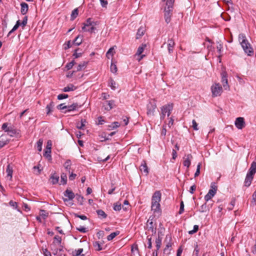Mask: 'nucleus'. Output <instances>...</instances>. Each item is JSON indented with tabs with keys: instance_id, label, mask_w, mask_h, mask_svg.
Returning a JSON list of instances; mask_svg holds the SVG:
<instances>
[{
	"instance_id": "nucleus-1",
	"label": "nucleus",
	"mask_w": 256,
	"mask_h": 256,
	"mask_svg": "<svg viewBox=\"0 0 256 256\" xmlns=\"http://www.w3.org/2000/svg\"><path fill=\"white\" fill-rule=\"evenodd\" d=\"M238 40L244 52L249 56L254 54V50L247 40L244 34H240L238 36Z\"/></svg>"
},
{
	"instance_id": "nucleus-2",
	"label": "nucleus",
	"mask_w": 256,
	"mask_h": 256,
	"mask_svg": "<svg viewBox=\"0 0 256 256\" xmlns=\"http://www.w3.org/2000/svg\"><path fill=\"white\" fill-rule=\"evenodd\" d=\"M166 2V6L164 8V18L165 22L168 24L171 20L172 15L173 6L174 0H162Z\"/></svg>"
},
{
	"instance_id": "nucleus-3",
	"label": "nucleus",
	"mask_w": 256,
	"mask_h": 256,
	"mask_svg": "<svg viewBox=\"0 0 256 256\" xmlns=\"http://www.w3.org/2000/svg\"><path fill=\"white\" fill-rule=\"evenodd\" d=\"M161 192L160 191H156L154 192L152 198V210L154 212H160V204L161 200Z\"/></svg>"
},
{
	"instance_id": "nucleus-4",
	"label": "nucleus",
	"mask_w": 256,
	"mask_h": 256,
	"mask_svg": "<svg viewBox=\"0 0 256 256\" xmlns=\"http://www.w3.org/2000/svg\"><path fill=\"white\" fill-rule=\"evenodd\" d=\"M98 24L99 22L98 21H94L92 18H88L83 24L84 26L82 27V30L84 32H89L91 34L95 33V30H96V26Z\"/></svg>"
},
{
	"instance_id": "nucleus-5",
	"label": "nucleus",
	"mask_w": 256,
	"mask_h": 256,
	"mask_svg": "<svg viewBox=\"0 0 256 256\" xmlns=\"http://www.w3.org/2000/svg\"><path fill=\"white\" fill-rule=\"evenodd\" d=\"M212 95L213 97L219 96L222 92V88L220 84H216L211 87Z\"/></svg>"
},
{
	"instance_id": "nucleus-6",
	"label": "nucleus",
	"mask_w": 256,
	"mask_h": 256,
	"mask_svg": "<svg viewBox=\"0 0 256 256\" xmlns=\"http://www.w3.org/2000/svg\"><path fill=\"white\" fill-rule=\"evenodd\" d=\"M221 76V82L222 84L223 87L225 90L229 89V86L228 85V74L225 70H222L220 73Z\"/></svg>"
},
{
	"instance_id": "nucleus-7",
	"label": "nucleus",
	"mask_w": 256,
	"mask_h": 256,
	"mask_svg": "<svg viewBox=\"0 0 256 256\" xmlns=\"http://www.w3.org/2000/svg\"><path fill=\"white\" fill-rule=\"evenodd\" d=\"M82 106V105L79 104L78 103H73L71 105L66 106V110L62 111L64 114L68 112H71L78 110V109Z\"/></svg>"
},
{
	"instance_id": "nucleus-8",
	"label": "nucleus",
	"mask_w": 256,
	"mask_h": 256,
	"mask_svg": "<svg viewBox=\"0 0 256 256\" xmlns=\"http://www.w3.org/2000/svg\"><path fill=\"white\" fill-rule=\"evenodd\" d=\"M173 104H169L166 105L162 106L161 108L162 112L169 116L171 114V112L172 110Z\"/></svg>"
},
{
	"instance_id": "nucleus-9",
	"label": "nucleus",
	"mask_w": 256,
	"mask_h": 256,
	"mask_svg": "<svg viewBox=\"0 0 256 256\" xmlns=\"http://www.w3.org/2000/svg\"><path fill=\"white\" fill-rule=\"evenodd\" d=\"M234 124L236 125V126L238 129H242L245 126V122L244 120L242 117H239L236 118Z\"/></svg>"
},
{
	"instance_id": "nucleus-10",
	"label": "nucleus",
	"mask_w": 256,
	"mask_h": 256,
	"mask_svg": "<svg viewBox=\"0 0 256 256\" xmlns=\"http://www.w3.org/2000/svg\"><path fill=\"white\" fill-rule=\"evenodd\" d=\"M192 158V156L191 154L185 155L184 157L183 164L184 166L188 168L191 164V160Z\"/></svg>"
},
{
	"instance_id": "nucleus-11",
	"label": "nucleus",
	"mask_w": 256,
	"mask_h": 256,
	"mask_svg": "<svg viewBox=\"0 0 256 256\" xmlns=\"http://www.w3.org/2000/svg\"><path fill=\"white\" fill-rule=\"evenodd\" d=\"M146 44H142L140 46L137 50L136 55L140 56V58L138 59V61H140L144 56V54H142L144 49L146 48Z\"/></svg>"
},
{
	"instance_id": "nucleus-12",
	"label": "nucleus",
	"mask_w": 256,
	"mask_h": 256,
	"mask_svg": "<svg viewBox=\"0 0 256 256\" xmlns=\"http://www.w3.org/2000/svg\"><path fill=\"white\" fill-rule=\"evenodd\" d=\"M6 132L8 134L12 137L16 136V138H18L20 136L19 131L12 126H10V128Z\"/></svg>"
},
{
	"instance_id": "nucleus-13",
	"label": "nucleus",
	"mask_w": 256,
	"mask_h": 256,
	"mask_svg": "<svg viewBox=\"0 0 256 256\" xmlns=\"http://www.w3.org/2000/svg\"><path fill=\"white\" fill-rule=\"evenodd\" d=\"M147 226L148 230L151 231L152 234H155L156 233V228H154L153 222L152 220H148L147 221Z\"/></svg>"
},
{
	"instance_id": "nucleus-14",
	"label": "nucleus",
	"mask_w": 256,
	"mask_h": 256,
	"mask_svg": "<svg viewBox=\"0 0 256 256\" xmlns=\"http://www.w3.org/2000/svg\"><path fill=\"white\" fill-rule=\"evenodd\" d=\"M140 170L142 172H144V174L146 176H147L148 174V169L145 161H143L142 162V163L140 167Z\"/></svg>"
},
{
	"instance_id": "nucleus-15",
	"label": "nucleus",
	"mask_w": 256,
	"mask_h": 256,
	"mask_svg": "<svg viewBox=\"0 0 256 256\" xmlns=\"http://www.w3.org/2000/svg\"><path fill=\"white\" fill-rule=\"evenodd\" d=\"M256 173V162H253L251 164L250 167L248 172V174L254 176Z\"/></svg>"
},
{
	"instance_id": "nucleus-16",
	"label": "nucleus",
	"mask_w": 256,
	"mask_h": 256,
	"mask_svg": "<svg viewBox=\"0 0 256 256\" xmlns=\"http://www.w3.org/2000/svg\"><path fill=\"white\" fill-rule=\"evenodd\" d=\"M146 32V28L144 26H141L140 27V28L138 29V32H136V38L139 39L142 36L144 35Z\"/></svg>"
},
{
	"instance_id": "nucleus-17",
	"label": "nucleus",
	"mask_w": 256,
	"mask_h": 256,
	"mask_svg": "<svg viewBox=\"0 0 256 256\" xmlns=\"http://www.w3.org/2000/svg\"><path fill=\"white\" fill-rule=\"evenodd\" d=\"M253 178L254 176L247 174L244 182V186L248 187L251 184Z\"/></svg>"
},
{
	"instance_id": "nucleus-18",
	"label": "nucleus",
	"mask_w": 256,
	"mask_h": 256,
	"mask_svg": "<svg viewBox=\"0 0 256 256\" xmlns=\"http://www.w3.org/2000/svg\"><path fill=\"white\" fill-rule=\"evenodd\" d=\"M106 105H104V109L108 111L110 110L114 106V100H107L106 102Z\"/></svg>"
},
{
	"instance_id": "nucleus-19",
	"label": "nucleus",
	"mask_w": 256,
	"mask_h": 256,
	"mask_svg": "<svg viewBox=\"0 0 256 256\" xmlns=\"http://www.w3.org/2000/svg\"><path fill=\"white\" fill-rule=\"evenodd\" d=\"M50 182L52 184H56L59 180V176L57 175L56 173H54L51 174L50 177Z\"/></svg>"
},
{
	"instance_id": "nucleus-20",
	"label": "nucleus",
	"mask_w": 256,
	"mask_h": 256,
	"mask_svg": "<svg viewBox=\"0 0 256 256\" xmlns=\"http://www.w3.org/2000/svg\"><path fill=\"white\" fill-rule=\"evenodd\" d=\"M147 108H148V111H147L148 115L153 116L154 112L156 108V106L153 105L152 104H150L148 105Z\"/></svg>"
},
{
	"instance_id": "nucleus-21",
	"label": "nucleus",
	"mask_w": 256,
	"mask_h": 256,
	"mask_svg": "<svg viewBox=\"0 0 256 256\" xmlns=\"http://www.w3.org/2000/svg\"><path fill=\"white\" fill-rule=\"evenodd\" d=\"M76 89V86H75L73 84H70L64 87L62 90V91L64 92H68L70 91H74Z\"/></svg>"
},
{
	"instance_id": "nucleus-22",
	"label": "nucleus",
	"mask_w": 256,
	"mask_h": 256,
	"mask_svg": "<svg viewBox=\"0 0 256 256\" xmlns=\"http://www.w3.org/2000/svg\"><path fill=\"white\" fill-rule=\"evenodd\" d=\"M175 44L172 39H168V52L171 54L173 52V48Z\"/></svg>"
},
{
	"instance_id": "nucleus-23",
	"label": "nucleus",
	"mask_w": 256,
	"mask_h": 256,
	"mask_svg": "<svg viewBox=\"0 0 256 256\" xmlns=\"http://www.w3.org/2000/svg\"><path fill=\"white\" fill-rule=\"evenodd\" d=\"M21 10L20 12L22 14L24 15L26 14L28 10V6L26 2H22L20 4Z\"/></svg>"
},
{
	"instance_id": "nucleus-24",
	"label": "nucleus",
	"mask_w": 256,
	"mask_h": 256,
	"mask_svg": "<svg viewBox=\"0 0 256 256\" xmlns=\"http://www.w3.org/2000/svg\"><path fill=\"white\" fill-rule=\"evenodd\" d=\"M216 192H214L212 190H209L208 193L204 196V200L206 202H208L214 196Z\"/></svg>"
},
{
	"instance_id": "nucleus-25",
	"label": "nucleus",
	"mask_w": 256,
	"mask_h": 256,
	"mask_svg": "<svg viewBox=\"0 0 256 256\" xmlns=\"http://www.w3.org/2000/svg\"><path fill=\"white\" fill-rule=\"evenodd\" d=\"M64 196L68 197V200H72L74 198V193L70 190H66L64 192Z\"/></svg>"
},
{
	"instance_id": "nucleus-26",
	"label": "nucleus",
	"mask_w": 256,
	"mask_h": 256,
	"mask_svg": "<svg viewBox=\"0 0 256 256\" xmlns=\"http://www.w3.org/2000/svg\"><path fill=\"white\" fill-rule=\"evenodd\" d=\"M6 172L7 174V177L10 178V180H12V176L13 170H12V167H11L10 166V164H8L7 166L6 169Z\"/></svg>"
},
{
	"instance_id": "nucleus-27",
	"label": "nucleus",
	"mask_w": 256,
	"mask_h": 256,
	"mask_svg": "<svg viewBox=\"0 0 256 256\" xmlns=\"http://www.w3.org/2000/svg\"><path fill=\"white\" fill-rule=\"evenodd\" d=\"M165 232V228L164 227L162 226V224H160V228L158 230V237L157 238H163V236H164Z\"/></svg>"
},
{
	"instance_id": "nucleus-28",
	"label": "nucleus",
	"mask_w": 256,
	"mask_h": 256,
	"mask_svg": "<svg viewBox=\"0 0 256 256\" xmlns=\"http://www.w3.org/2000/svg\"><path fill=\"white\" fill-rule=\"evenodd\" d=\"M82 36L78 35L77 36L74 40L73 41V43L76 46H79L82 44Z\"/></svg>"
},
{
	"instance_id": "nucleus-29",
	"label": "nucleus",
	"mask_w": 256,
	"mask_h": 256,
	"mask_svg": "<svg viewBox=\"0 0 256 256\" xmlns=\"http://www.w3.org/2000/svg\"><path fill=\"white\" fill-rule=\"evenodd\" d=\"M120 126V124L118 122H112L110 125L108 126V130H110L114 128H118Z\"/></svg>"
},
{
	"instance_id": "nucleus-30",
	"label": "nucleus",
	"mask_w": 256,
	"mask_h": 256,
	"mask_svg": "<svg viewBox=\"0 0 256 256\" xmlns=\"http://www.w3.org/2000/svg\"><path fill=\"white\" fill-rule=\"evenodd\" d=\"M87 64L88 62H82L80 63L76 68V71L78 72L86 68Z\"/></svg>"
},
{
	"instance_id": "nucleus-31",
	"label": "nucleus",
	"mask_w": 256,
	"mask_h": 256,
	"mask_svg": "<svg viewBox=\"0 0 256 256\" xmlns=\"http://www.w3.org/2000/svg\"><path fill=\"white\" fill-rule=\"evenodd\" d=\"M78 8H76L74 9L72 11V14H71L70 20H74L78 16Z\"/></svg>"
},
{
	"instance_id": "nucleus-32",
	"label": "nucleus",
	"mask_w": 256,
	"mask_h": 256,
	"mask_svg": "<svg viewBox=\"0 0 256 256\" xmlns=\"http://www.w3.org/2000/svg\"><path fill=\"white\" fill-rule=\"evenodd\" d=\"M71 164H72L71 161L70 160H66V161L64 162V167L65 169L69 173H70Z\"/></svg>"
},
{
	"instance_id": "nucleus-33",
	"label": "nucleus",
	"mask_w": 256,
	"mask_h": 256,
	"mask_svg": "<svg viewBox=\"0 0 256 256\" xmlns=\"http://www.w3.org/2000/svg\"><path fill=\"white\" fill-rule=\"evenodd\" d=\"M162 238H156V247L157 248V250H159L162 246Z\"/></svg>"
},
{
	"instance_id": "nucleus-34",
	"label": "nucleus",
	"mask_w": 256,
	"mask_h": 256,
	"mask_svg": "<svg viewBox=\"0 0 256 256\" xmlns=\"http://www.w3.org/2000/svg\"><path fill=\"white\" fill-rule=\"evenodd\" d=\"M54 106V104L52 102H51L49 104H48L46 106V114H49L52 111V108Z\"/></svg>"
},
{
	"instance_id": "nucleus-35",
	"label": "nucleus",
	"mask_w": 256,
	"mask_h": 256,
	"mask_svg": "<svg viewBox=\"0 0 256 256\" xmlns=\"http://www.w3.org/2000/svg\"><path fill=\"white\" fill-rule=\"evenodd\" d=\"M96 213L98 216L102 218H105L107 217V214L105 212L102 210H96Z\"/></svg>"
},
{
	"instance_id": "nucleus-36",
	"label": "nucleus",
	"mask_w": 256,
	"mask_h": 256,
	"mask_svg": "<svg viewBox=\"0 0 256 256\" xmlns=\"http://www.w3.org/2000/svg\"><path fill=\"white\" fill-rule=\"evenodd\" d=\"M208 210H209V208L206 204V202L204 204L201 206L200 208L199 209V211L200 212H204Z\"/></svg>"
},
{
	"instance_id": "nucleus-37",
	"label": "nucleus",
	"mask_w": 256,
	"mask_h": 256,
	"mask_svg": "<svg viewBox=\"0 0 256 256\" xmlns=\"http://www.w3.org/2000/svg\"><path fill=\"white\" fill-rule=\"evenodd\" d=\"M119 234V231H116L115 232H112L108 236L107 239L108 241L112 240L113 238H114L116 236L118 235Z\"/></svg>"
},
{
	"instance_id": "nucleus-38",
	"label": "nucleus",
	"mask_w": 256,
	"mask_h": 256,
	"mask_svg": "<svg viewBox=\"0 0 256 256\" xmlns=\"http://www.w3.org/2000/svg\"><path fill=\"white\" fill-rule=\"evenodd\" d=\"M61 180L60 183L62 184H66L67 182V176L66 174L64 173H62L60 176Z\"/></svg>"
},
{
	"instance_id": "nucleus-39",
	"label": "nucleus",
	"mask_w": 256,
	"mask_h": 256,
	"mask_svg": "<svg viewBox=\"0 0 256 256\" xmlns=\"http://www.w3.org/2000/svg\"><path fill=\"white\" fill-rule=\"evenodd\" d=\"M116 83L115 81L113 79L110 78L109 80L108 86L110 87V88L112 90H116Z\"/></svg>"
},
{
	"instance_id": "nucleus-40",
	"label": "nucleus",
	"mask_w": 256,
	"mask_h": 256,
	"mask_svg": "<svg viewBox=\"0 0 256 256\" xmlns=\"http://www.w3.org/2000/svg\"><path fill=\"white\" fill-rule=\"evenodd\" d=\"M42 144H43L42 139H40L38 141V142L36 143V147L38 152L42 151Z\"/></svg>"
},
{
	"instance_id": "nucleus-41",
	"label": "nucleus",
	"mask_w": 256,
	"mask_h": 256,
	"mask_svg": "<svg viewBox=\"0 0 256 256\" xmlns=\"http://www.w3.org/2000/svg\"><path fill=\"white\" fill-rule=\"evenodd\" d=\"M169 240L168 242H167L166 246L165 248H170L172 246V243L171 242L172 241V237L170 236L166 235V241L167 240Z\"/></svg>"
},
{
	"instance_id": "nucleus-42",
	"label": "nucleus",
	"mask_w": 256,
	"mask_h": 256,
	"mask_svg": "<svg viewBox=\"0 0 256 256\" xmlns=\"http://www.w3.org/2000/svg\"><path fill=\"white\" fill-rule=\"evenodd\" d=\"M93 246L97 251H100L102 249L98 242H94Z\"/></svg>"
},
{
	"instance_id": "nucleus-43",
	"label": "nucleus",
	"mask_w": 256,
	"mask_h": 256,
	"mask_svg": "<svg viewBox=\"0 0 256 256\" xmlns=\"http://www.w3.org/2000/svg\"><path fill=\"white\" fill-rule=\"evenodd\" d=\"M48 212L44 210H40V215L42 216L44 219H46L48 216Z\"/></svg>"
},
{
	"instance_id": "nucleus-44",
	"label": "nucleus",
	"mask_w": 256,
	"mask_h": 256,
	"mask_svg": "<svg viewBox=\"0 0 256 256\" xmlns=\"http://www.w3.org/2000/svg\"><path fill=\"white\" fill-rule=\"evenodd\" d=\"M86 122V120H85L82 119L81 120L80 124H77V128L78 129H83L84 127L85 126V124Z\"/></svg>"
},
{
	"instance_id": "nucleus-45",
	"label": "nucleus",
	"mask_w": 256,
	"mask_h": 256,
	"mask_svg": "<svg viewBox=\"0 0 256 256\" xmlns=\"http://www.w3.org/2000/svg\"><path fill=\"white\" fill-rule=\"evenodd\" d=\"M199 252H200V248H198V244H196L194 246V250L193 254L194 256H199Z\"/></svg>"
},
{
	"instance_id": "nucleus-46",
	"label": "nucleus",
	"mask_w": 256,
	"mask_h": 256,
	"mask_svg": "<svg viewBox=\"0 0 256 256\" xmlns=\"http://www.w3.org/2000/svg\"><path fill=\"white\" fill-rule=\"evenodd\" d=\"M146 238L148 240V248L149 249H151L152 248V236H147Z\"/></svg>"
},
{
	"instance_id": "nucleus-47",
	"label": "nucleus",
	"mask_w": 256,
	"mask_h": 256,
	"mask_svg": "<svg viewBox=\"0 0 256 256\" xmlns=\"http://www.w3.org/2000/svg\"><path fill=\"white\" fill-rule=\"evenodd\" d=\"M75 64L74 60H72L71 62L68 63L66 66V68L68 70H70Z\"/></svg>"
},
{
	"instance_id": "nucleus-48",
	"label": "nucleus",
	"mask_w": 256,
	"mask_h": 256,
	"mask_svg": "<svg viewBox=\"0 0 256 256\" xmlns=\"http://www.w3.org/2000/svg\"><path fill=\"white\" fill-rule=\"evenodd\" d=\"M122 208L121 204H119L118 202H116L114 204V210L116 211H119Z\"/></svg>"
},
{
	"instance_id": "nucleus-49",
	"label": "nucleus",
	"mask_w": 256,
	"mask_h": 256,
	"mask_svg": "<svg viewBox=\"0 0 256 256\" xmlns=\"http://www.w3.org/2000/svg\"><path fill=\"white\" fill-rule=\"evenodd\" d=\"M110 71L112 73H116L117 72V67L116 64L112 63L110 67Z\"/></svg>"
},
{
	"instance_id": "nucleus-50",
	"label": "nucleus",
	"mask_w": 256,
	"mask_h": 256,
	"mask_svg": "<svg viewBox=\"0 0 256 256\" xmlns=\"http://www.w3.org/2000/svg\"><path fill=\"white\" fill-rule=\"evenodd\" d=\"M170 251H171V248H165L164 250L163 256H168L170 254Z\"/></svg>"
},
{
	"instance_id": "nucleus-51",
	"label": "nucleus",
	"mask_w": 256,
	"mask_h": 256,
	"mask_svg": "<svg viewBox=\"0 0 256 256\" xmlns=\"http://www.w3.org/2000/svg\"><path fill=\"white\" fill-rule=\"evenodd\" d=\"M200 166H201V164L199 163L197 165L196 170V172L194 174V177L195 178L198 176L200 175Z\"/></svg>"
},
{
	"instance_id": "nucleus-52",
	"label": "nucleus",
	"mask_w": 256,
	"mask_h": 256,
	"mask_svg": "<svg viewBox=\"0 0 256 256\" xmlns=\"http://www.w3.org/2000/svg\"><path fill=\"white\" fill-rule=\"evenodd\" d=\"M76 200L80 205L83 204L84 197L80 195H76Z\"/></svg>"
},
{
	"instance_id": "nucleus-53",
	"label": "nucleus",
	"mask_w": 256,
	"mask_h": 256,
	"mask_svg": "<svg viewBox=\"0 0 256 256\" xmlns=\"http://www.w3.org/2000/svg\"><path fill=\"white\" fill-rule=\"evenodd\" d=\"M68 97V96L67 94H58V96L57 98L58 100H62L63 99L66 98Z\"/></svg>"
},
{
	"instance_id": "nucleus-54",
	"label": "nucleus",
	"mask_w": 256,
	"mask_h": 256,
	"mask_svg": "<svg viewBox=\"0 0 256 256\" xmlns=\"http://www.w3.org/2000/svg\"><path fill=\"white\" fill-rule=\"evenodd\" d=\"M66 106H65L64 104H61L57 106V108L59 110L64 111L66 110Z\"/></svg>"
},
{
	"instance_id": "nucleus-55",
	"label": "nucleus",
	"mask_w": 256,
	"mask_h": 256,
	"mask_svg": "<svg viewBox=\"0 0 256 256\" xmlns=\"http://www.w3.org/2000/svg\"><path fill=\"white\" fill-rule=\"evenodd\" d=\"M198 230V226L194 225V226L193 230L189 231L188 233H189V234H194L196 233V232H197Z\"/></svg>"
},
{
	"instance_id": "nucleus-56",
	"label": "nucleus",
	"mask_w": 256,
	"mask_h": 256,
	"mask_svg": "<svg viewBox=\"0 0 256 256\" xmlns=\"http://www.w3.org/2000/svg\"><path fill=\"white\" fill-rule=\"evenodd\" d=\"M51 148H52V142L49 140L47 142L46 150H48V152H51Z\"/></svg>"
},
{
	"instance_id": "nucleus-57",
	"label": "nucleus",
	"mask_w": 256,
	"mask_h": 256,
	"mask_svg": "<svg viewBox=\"0 0 256 256\" xmlns=\"http://www.w3.org/2000/svg\"><path fill=\"white\" fill-rule=\"evenodd\" d=\"M10 127L8 126V124L6 122L3 124L2 126V129L4 130L5 132H7L9 130Z\"/></svg>"
},
{
	"instance_id": "nucleus-58",
	"label": "nucleus",
	"mask_w": 256,
	"mask_h": 256,
	"mask_svg": "<svg viewBox=\"0 0 256 256\" xmlns=\"http://www.w3.org/2000/svg\"><path fill=\"white\" fill-rule=\"evenodd\" d=\"M184 212V203L183 201H181L180 204V208L178 213L180 214H182Z\"/></svg>"
},
{
	"instance_id": "nucleus-59",
	"label": "nucleus",
	"mask_w": 256,
	"mask_h": 256,
	"mask_svg": "<svg viewBox=\"0 0 256 256\" xmlns=\"http://www.w3.org/2000/svg\"><path fill=\"white\" fill-rule=\"evenodd\" d=\"M192 127L195 130H198V124L194 120H192Z\"/></svg>"
},
{
	"instance_id": "nucleus-60",
	"label": "nucleus",
	"mask_w": 256,
	"mask_h": 256,
	"mask_svg": "<svg viewBox=\"0 0 256 256\" xmlns=\"http://www.w3.org/2000/svg\"><path fill=\"white\" fill-rule=\"evenodd\" d=\"M52 254H54V255H56L57 254H58V252H63V250L62 248H54V249H52Z\"/></svg>"
},
{
	"instance_id": "nucleus-61",
	"label": "nucleus",
	"mask_w": 256,
	"mask_h": 256,
	"mask_svg": "<svg viewBox=\"0 0 256 256\" xmlns=\"http://www.w3.org/2000/svg\"><path fill=\"white\" fill-rule=\"evenodd\" d=\"M217 189H218V188H217L216 185V183L212 182L210 185V190H212L214 192H216Z\"/></svg>"
},
{
	"instance_id": "nucleus-62",
	"label": "nucleus",
	"mask_w": 256,
	"mask_h": 256,
	"mask_svg": "<svg viewBox=\"0 0 256 256\" xmlns=\"http://www.w3.org/2000/svg\"><path fill=\"white\" fill-rule=\"evenodd\" d=\"M27 22H28V16H25L22 22H21V26H22L23 28L24 27L26 26Z\"/></svg>"
},
{
	"instance_id": "nucleus-63",
	"label": "nucleus",
	"mask_w": 256,
	"mask_h": 256,
	"mask_svg": "<svg viewBox=\"0 0 256 256\" xmlns=\"http://www.w3.org/2000/svg\"><path fill=\"white\" fill-rule=\"evenodd\" d=\"M9 204H10V206H11L13 207L15 209H16L17 208L18 204H17V202H14L12 200H10L9 202Z\"/></svg>"
},
{
	"instance_id": "nucleus-64",
	"label": "nucleus",
	"mask_w": 256,
	"mask_h": 256,
	"mask_svg": "<svg viewBox=\"0 0 256 256\" xmlns=\"http://www.w3.org/2000/svg\"><path fill=\"white\" fill-rule=\"evenodd\" d=\"M44 256H52V254L46 248L42 249Z\"/></svg>"
}]
</instances>
